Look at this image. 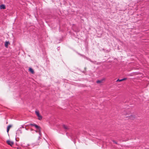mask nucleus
I'll return each instance as SVG.
<instances>
[{"mask_svg": "<svg viewBox=\"0 0 149 149\" xmlns=\"http://www.w3.org/2000/svg\"><path fill=\"white\" fill-rule=\"evenodd\" d=\"M17 149H21V148L19 147H17Z\"/></svg>", "mask_w": 149, "mask_h": 149, "instance_id": "obj_16", "label": "nucleus"}, {"mask_svg": "<svg viewBox=\"0 0 149 149\" xmlns=\"http://www.w3.org/2000/svg\"><path fill=\"white\" fill-rule=\"evenodd\" d=\"M35 113H36V115L37 116H39L40 115V114L39 113V112L38 111H35Z\"/></svg>", "mask_w": 149, "mask_h": 149, "instance_id": "obj_12", "label": "nucleus"}, {"mask_svg": "<svg viewBox=\"0 0 149 149\" xmlns=\"http://www.w3.org/2000/svg\"><path fill=\"white\" fill-rule=\"evenodd\" d=\"M34 126H35V127L36 128L39 130H38L39 133V134H40L41 133L40 127L36 124H35V125H34Z\"/></svg>", "mask_w": 149, "mask_h": 149, "instance_id": "obj_3", "label": "nucleus"}, {"mask_svg": "<svg viewBox=\"0 0 149 149\" xmlns=\"http://www.w3.org/2000/svg\"><path fill=\"white\" fill-rule=\"evenodd\" d=\"M12 127V125H9L8 127H7V132L8 133V132H9V130L10 129V128Z\"/></svg>", "mask_w": 149, "mask_h": 149, "instance_id": "obj_5", "label": "nucleus"}, {"mask_svg": "<svg viewBox=\"0 0 149 149\" xmlns=\"http://www.w3.org/2000/svg\"><path fill=\"white\" fill-rule=\"evenodd\" d=\"M113 142L114 143H116V144L117 143L116 142H115V141H113Z\"/></svg>", "mask_w": 149, "mask_h": 149, "instance_id": "obj_17", "label": "nucleus"}, {"mask_svg": "<svg viewBox=\"0 0 149 149\" xmlns=\"http://www.w3.org/2000/svg\"><path fill=\"white\" fill-rule=\"evenodd\" d=\"M104 80H105V79H102L101 80H97L96 81V82L98 84L102 83L103 82V81H104Z\"/></svg>", "mask_w": 149, "mask_h": 149, "instance_id": "obj_4", "label": "nucleus"}, {"mask_svg": "<svg viewBox=\"0 0 149 149\" xmlns=\"http://www.w3.org/2000/svg\"><path fill=\"white\" fill-rule=\"evenodd\" d=\"M35 124H30V125L32 126H34V125H35Z\"/></svg>", "mask_w": 149, "mask_h": 149, "instance_id": "obj_15", "label": "nucleus"}, {"mask_svg": "<svg viewBox=\"0 0 149 149\" xmlns=\"http://www.w3.org/2000/svg\"><path fill=\"white\" fill-rule=\"evenodd\" d=\"M38 119L39 120H40L42 119V116L40 115L39 116H38Z\"/></svg>", "mask_w": 149, "mask_h": 149, "instance_id": "obj_11", "label": "nucleus"}, {"mask_svg": "<svg viewBox=\"0 0 149 149\" xmlns=\"http://www.w3.org/2000/svg\"><path fill=\"white\" fill-rule=\"evenodd\" d=\"M9 42H6L5 44V45L6 47H8V45Z\"/></svg>", "mask_w": 149, "mask_h": 149, "instance_id": "obj_8", "label": "nucleus"}, {"mask_svg": "<svg viewBox=\"0 0 149 149\" xmlns=\"http://www.w3.org/2000/svg\"><path fill=\"white\" fill-rule=\"evenodd\" d=\"M25 129H26V130H28V129H27V128H26V127H25Z\"/></svg>", "mask_w": 149, "mask_h": 149, "instance_id": "obj_19", "label": "nucleus"}, {"mask_svg": "<svg viewBox=\"0 0 149 149\" xmlns=\"http://www.w3.org/2000/svg\"><path fill=\"white\" fill-rule=\"evenodd\" d=\"M29 70L32 74H33L34 73V71L32 68H29Z\"/></svg>", "mask_w": 149, "mask_h": 149, "instance_id": "obj_6", "label": "nucleus"}, {"mask_svg": "<svg viewBox=\"0 0 149 149\" xmlns=\"http://www.w3.org/2000/svg\"><path fill=\"white\" fill-rule=\"evenodd\" d=\"M22 133V131L21 129H18V130L16 131V135L17 136H19Z\"/></svg>", "mask_w": 149, "mask_h": 149, "instance_id": "obj_1", "label": "nucleus"}, {"mask_svg": "<svg viewBox=\"0 0 149 149\" xmlns=\"http://www.w3.org/2000/svg\"><path fill=\"white\" fill-rule=\"evenodd\" d=\"M7 143L8 144L10 145L11 146H12L14 144V143L13 141H11L10 140H8L6 141Z\"/></svg>", "mask_w": 149, "mask_h": 149, "instance_id": "obj_2", "label": "nucleus"}, {"mask_svg": "<svg viewBox=\"0 0 149 149\" xmlns=\"http://www.w3.org/2000/svg\"><path fill=\"white\" fill-rule=\"evenodd\" d=\"M36 132H39L38 131H36Z\"/></svg>", "mask_w": 149, "mask_h": 149, "instance_id": "obj_18", "label": "nucleus"}, {"mask_svg": "<svg viewBox=\"0 0 149 149\" xmlns=\"http://www.w3.org/2000/svg\"><path fill=\"white\" fill-rule=\"evenodd\" d=\"M63 127L64 129L66 130H68V126L66 125H63Z\"/></svg>", "mask_w": 149, "mask_h": 149, "instance_id": "obj_10", "label": "nucleus"}, {"mask_svg": "<svg viewBox=\"0 0 149 149\" xmlns=\"http://www.w3.org/2000/svg\"><path fill=\"white\" fill-rule=\"evenodd\" d=\"M35 113H36V115L37 116H39L40 115V114L39 113V112L38 111H35Z\"/></svg>", "mask_w": 149, "mask_h": 149, "instance_id": "obj_13", "label": "nucleus"}, {"mask_svg": "<svg viewBox=\"0 0 149 149\" xmlns=\"http://www.w3.org/2000/svg\"><path fill=\"white\" fill-rule=\"evenodd\" d=\"M0 8L1 9H5V6L4 5H1L0 6Z\"/></svg>", "mask_w": 149, "mask_h": 149, "instance_id": "obj_7", "label": "nucleus"}, {"mask_svg": "<svg viewBox=\"0 0 149 149\" xmlns=\"http://www.w3.org/2000/svg\"><path fill=\"white\" fill-rule=\"evenodd\" d=\"M22 128H24V125H21V127H20L19 129H21Z\"/></svg>", "mask_w": 149, "mask_h": 149, "instance_id": "obj_14", "label": "nucleus"}, {"mask_svg": "<svg viewBox=\"0 0 149 149\" xmlns=\"http://www.w3.org/2000/svg\"><path fill=\"white\" fill-rule=\"evenodd\" d=\"M126 79V78H124V79H118L117 80V81H122L123 80H125Z\"/></svg>", "mask_w": 149, "mask_h": 149, "instance_id": "obj_9", "label": "nucleus"}]
</instances>
